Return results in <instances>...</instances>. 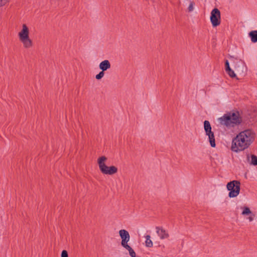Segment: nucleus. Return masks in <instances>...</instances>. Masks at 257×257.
Here are the masks:
<instances>
[{"mask_svg":"<svg viewBox=\"0 0 257 257\" xmlns=\"http://www.w3.org/2000/svg\"><path fill=\"white\" fill-rule=\"evenodd\" d=\"M61 257H68L67 251L66 250H63L61 252Z\"/></svg>","mask_w":257,"mask_h":257,"instance_id":"nucleus-21","label":"nucleus"},{"mask_svg":"<svg viewBox=\"0 0 257 257\" xmlns=\"http://www.w3.org/2000/svg\"><path fill=\"white\" fill-rule=\"evenodd\" d=\"M220 124L227 127H233L234 125L239 124L241 119L239 117L238 112H230L224 114L219 118Z\"/></svg>","mask_w":257,"mask_h":257,"instance_id":"nucleus-2","label":"nucleus"},{"mask_svg":"<svg viewBox=\"0 0 257 257\" xmlns=\"http://www.w3.org/2000/svg\"><path fill=\"white\" fill-rule=\"evenodd\" d=\"M99 68L102 71H106L108 69H109L111 67L109 61L107 60L102 61L99 64Z\"/></svg>","mask_w":257,"mask_h":257,"instance_id":"nucleus-9","label":"nucleus"},{"mask_svg":"<svg viewBox=\"0 0 257 257\" xmlns=\"http://www.w3.org/2000/svg\"><path fill=\"white\" fill-rule=\"evenodd\" d=\"M226 72L227 73V74L230 77L234 78L236 77V75L234 72L231 69Z\"/></svg>","mask_w":257,"mask_h":257,"instance_id":"nucleus-17","label":"nucleus"},{"mask_svg":"<svg viewBox=\"0 0 257 257\" xmlns=\"http://www.w3.org/2000/svg\"><path fill=\"white\" fill-rule=\"evenodd\" d=\"M251 215L248 217V219L250 221H252L253 219V218L254 217V215L252 214H250Z\"/></svg>","mask_w":257,"mask_h":257,"instance_id":"nucleus-23","label":"nucleus"},{"mask_svg":"<svg viewBox=\"0 0 257 257\" xmlns=\"http://www.w3.org/2000/svg\"><path fill=\"white\" fill-rule=\"evenodd\" d=\"M249 36L251 39V41L253 43L257 42V31H252L249 33Z\"/></svg>","mask_w":257,"mask_h":257,"instance_id":"nucleus-13","label":"nucleus"},{"mask_svg":"<svg viewBox=\"0 0 257 257\" xmlns=\"http://www.w3.org/2000/svg\"><path fill=\"white\" fill-rule=\"evenodd\" d=\"M194 3L193 2H191L189 6L188 7V11L189 12H192L194 9Z\"/></svg>","mask_w":257,"mask_h":257,"instance_id":"nucleus-22","label":"nucleus"},{"mask_svg":"<svg viewBox=\"0 0 257 257\" xmlns=\"http://www.w3.org/2000/svg\"><path fill=\"white\" fill-rule=\"evenodd\" d=\"M145 237L146 238V241H145L146 246L147 247H152L153 245V242L152 241V240L150 239V238H151L150 236L149 235H147L145 236Z\"/></svg>","mask_w":257,"mask_h":257,"instance_id":"nucleus-15","label":"nucleus"},{"mask_svg":"<svg viewBox=\"0 0 257 257\" xmlns=\"http://www.w3.org/2000/svg\"><path fill=\"white\" fill-rule=\"evenodd\" d=\"M230 59L231 61H234V60L237 59L236 58H234L233 56H230Z\"/></svg>","mask_w":257,"mask_h":257,"instance_id":"nucleus-24","label":"nucleus"},{"mask_svg":"<svg viewBox=\"0 0 257 257\" xmlns=\"http://www.w3.org/2000/svg\"><path fill=\"white\" fill-rule=\"evenodd\" d=\"M255 137V133L252 130L246 129L240 132L232 139L231 150L238 153L247 149L254 141Z\"/></svg>","mask_w":257,"mask_h":257,"instance_id":"nucleus-1","label":"nucleus"},{"mask_svg":"<svg viewBox=\"0 0 257 257\" xmlns=\"http://www.w3.org/2000/svg\"><path fill=\"white\" fill-rule=\"evenodd\" d=\"M240 183L239 181L234 180L227 184V188L230 191L228 196L229 197H236L239 193Z\"/></svg>","mask_w":257,"mask_h":257,"instance_id":"nucleus-5","label":"nucleus"},{"mask_svg":"<svg viewBox=\"0 0 257 257\" xmlns=\"http://www.w3.org/2000/svg\"><path fill=\"white\" fill-rule=\"evenodd\" d=\"M124 248L129 251V254L131 257H136V254L134 249L128 245V244L122 246Z\"/></svg>","mask_w":257,"mask_h":257,"instance_id":"nucleus-14","label":"nucleus"},{"mask_svg":"<svg viewBox=\"0 0 257 257\" xmlns=\"http://www.w3.org/2000/svg\"><path fill=\"white\" fill-rule=\"evenodd\" d=\"M225 67L226 71H227L231 69L228 60H226L225 62Z\"/></svg>","mask_w":257,"mask_h":257,"instance_id":"nucleus-20","label":"nucleus"},{"mask_svg":"<svg viewBox=\"0 0 257 257\" xmlns=\"http://www.w3.org/2000/svg\"><path fill=\"white\" fill-rule=\"evenodd\" d=\"M119 234L121 238V245L123 246L127 244L130 238L128 231L124 229H121L119 230Z\"/></svg>","mask_w":257,"mask_h":257,"instance_id":"nucleus-7","label":"nucleus"},{"mask_svg":"<svg viewBox=\"0 0 257 257\" xmlns=\"http://www.w3.org/2000/svg\"><path fill=\"white\" fill-rule=\"evenodd\" d=\"M10 0H0V7L6 5Z\"/></svg>","mask_w":257,"mask_h":257,"instance_id":"nucleus-19","label":"nucleus"},{"mask_svg":"<svg viewBox=\"0 0 257 257\" xmlns=\"http://www.w3.org/2000/svg\"><path fill=\"white\" fill-rule=\"evenodd\" d=\"M251 160L249 159V155L247 156V161L249 162V164L252 165L256 166L257 165V156L254 155H251L250 156Z\"/></svg>","mask_w":257,"mask_h":257,"instance_id":"nucleus-11","label":"nucleus"},{"mask_svg":"<svg viewBox=\"0 0 257 257\" xmlns=\"http://www.w3.org/2000/svg\"><path fill=\"white\" fill-rule=\"evenodd\" d=\"M208 136L209 142L210 145L212 147H215L216 146L215 142V138L214 135V133L212 132L210 134H208L207 135Z\"/></svg>","mask_w":257,"mask_h":257,"instance_id":"nucleus-12","label":"nucleus"},{"mask_svg":"<svg viewBox=\"0 0 257 257\" xmlns=\"http://www.w3.org/2000/svg\"><path fill=\"white\" fill-rule=\"evenodd\" d=\"M104 71L102 70L101 72H100L98 74H97L96 75L95 78L96 79L99 80V79H101L104 76Z\"/></svg>","mask_w":257,"mask_h":257,"instance_id":"nucleus-18","label":"nucleus"},{"mask_svg":"<svg viewBox=\"0 0 257 257\" xmlns=\"http://www.w3.org/2000/svg\"><path fill=\"white\" fill-rule=\"evenodd\" d=\"M157 232L161 239H164L169 237V233L167 231L163 228L162 226L156 227Z\"/></svg>","mask_w":257,"mask_h":257,"instance_id":"nucleus-8","label":"nucleus"},{"mask_svg":"<svg viewBox=\"0 0 257 257\" xmlns=\"http://www.w3.org/2000/svg\"><path fill=\"white\" fill-rule=\"evenodd\" d=\"M19 41L25 49H30L33 46V40L30 37V30L26 24H23L22 29L18 33Z\"/></svg>","mask_w":257,"mask_h":257,"instance_id":"nucleus-3","label":"nucleus"},{"mask_svg":"<svg viewBox=\"0 0 257 257\" xmlns=\"http://www.w3.org/2000/svg\"><path fill=\"white\" fill-rule=\"evenodd\" d=\"M204 127L206 135L212 132L211 131V126L209 121L205 120L204 121Z\"/></svg>","mask_w":257,"mask_h":257,"instance_id":"nucleus-10","label":"nucleus"},{"mask_svg":"<svg viewBox=\"0 0 257 257\" xmlns=\"http://www.w3.org/2000/svg\"><path fill=\"white\" fill-rule=\"evenodd\" d=\"M107 160V158L105 156H101L97 160V163L101 172L103 174L110 175L116 173L117 168L116 167L114 166L108 167L105 165Z\"/></svg>","mask_w":257,"mask_h":257,"instance_id":"nucleus-4","label":"nucleus"},{"mask_svg":"<svg viewBox=\"0 0 257 257\" xmlns=\"http://www.w3.org/2000/svg\"><path fill=\"white\" fill-rule=\"evenodd\" d=\"M251 214L250 209L247 207H244L242 212V215H248Z\"/></svg>","mask_w":257,"mask_h":257,"instance_id":"nucleus-16","label":"nucleus"},{"mask_svg":"<svg viewBox=\"0 0 257 257\" xmlns=\"http://www.w3.org/2000/svg\"><path fill=\"white\" fill-rule=\"evenodd\" d=\"M210 21L213 27H216L220 24V12L217 9H214L211 13Z\"/></svg>","mask_w":257,"mask_h":257,"instance_id":"nucleus-6","label":"nucleus"}]
</instances>
